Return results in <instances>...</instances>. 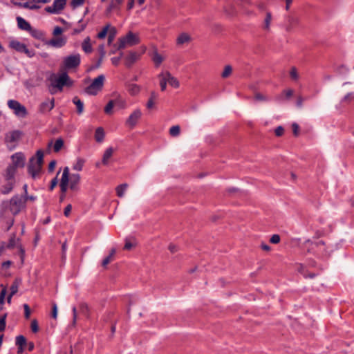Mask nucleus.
I'll list each match as a JSON object with an SVG mask.
<instances>
[{"label": "nucleus", "mask_w": 354, "mask_h": 354, "mask_svg": "<svg viewBox=\"0 0 354 354\" xmlns=\"http://www.w3.org/2000/svg\"><path fill=\"white\" fill-rule=\"evenodd\" d=\"M26 207V199L23 196L15 195L10 201L2 202L0 209V214L3 218L7 217V212H10L12 215L18 214Z\"/></svg>", "instance_id": "obj_1"}, {"label": "nucleus", "mask_w": 354, "mask_h": 354, "mask_svg": "<svg viewBox=\"0 0 354 354\" xmlns=\"http://www.w3.org/2000/svg\"><path fill=\"white\" fill-rule=\"evenodd\" d=\"M44 164V151L38 150L35 156L30 158L28 165V171L33 178L40 173Z\"/></svg>", "instance_id": "obj_2"}, {"label": "nucleus", "mask_w": 354, "mask_h": 354, "mask_svg": "<svg viewBox=\"0 0 354 354\" xmlns=\"http://www.w3.org/2000/svg\"><path fill=\"white\" fill-rule=\"evenodd\" d=\"M11 158L12 163L6 170V173H8L9 176H15L17 168H23L25 165V157L23 153H16Z\"/></svg>", "instance_id": "obj_3"}, {"label": "nucleus", "mask_w": 354, "mask_h": 354, "mask_svg": "<svg viewBox=\"0 0 354 354\" xmlns=\"http://www.w3.org/2000/svg\"><path fill=\"white\" fill-rule=\"evenodd\" d=\"M52 86L57 88L62 91L64 86H70L72 82L66 73H62L58 77L55 75H52L50 77Z\"/></svg>", "instance_id": "obj_4"}, {"label": "nucleus", "mask_w": 354, "mask_h": 354, "mask_svg": "<svg viewBox=\"0 0 354 354\" xmlns=\"http://www.w3.org/2000/svg\"><path fill=\"white\" fill-rule=\"evenodd\" d=\"M104 80V75H100L93 80L89 86L85 88V92L88 95H96L102 89Z\"/></svg>", "instance_id": "obj_5"}, {"label": "nucleus", "mask_w": 354, "mask_h": 354, "mask_svg": "<svg viewBox=\"0 0 354 354\" xmlns=\"http://www.w3.org/2000/svg\"><path fill=\"white\" fill-rule=\"evenodd\" d=\"M139 42L138 36L129 31L125 37L119 38L117 50L124 49L127 45L133 46Z\"/></svg>", "instance_id": "obj_6"}, {"label": "nucleus", "mask_w": 354, "mask_h": 354, "mask_svg": "<svg viewBox=\"0 0 354 354\" xmlns=\"http://www.w3.org/2000/svg\"><path fill=\"white\" fill-rule=\"evenodd\" d=\"M8 106L10 109L13 110L14 113L18 117L25 118L28 114L26 108L17 100H8Z\"/></svg>", "instance_id": "obj_7"}, {"label": "nucleus", "mask_w": 354, "mask_h": 354, "mask_svg": "<svg viewBox=\"0 0 354 354\" xmlns=\"http://www.w3.org/2000/svg\"><path fill=\"white\" fill-rule=\"evenodd\" d=\"M80 64V55L79 54L67 56L64 59V67L70 70L77 68Z\"/></svg>", "instance_id": "obj_8"}, {"label": "nucleus", "mask_w": 354, "mask_h": 354, "mask_svg": "<svg viewBox=\"0 0 354 354\" xmlns=\"http://www.w3.org/2000/svg\"><path fill=\"white\" fill-rule=\"evenodd\" d=\"M303 245L305 246H310V245H315L317 249L322 251V256L324 257H328L330 256V253L328 252L326 248H325V243L323 241H319L317 242H313L311 240L308 239L304 241L303 243Z\"/></svg>", "instance_id": "obj_9"}, {"label": "nucleus", "mask_w": 354, "mask_h": 354, "mask_svg": "<svg viewBox=\"0 0 354 354\" xmlns=\"http://www.w3.org/2000/svg\"><path fill=\"white\" fill-rule=\"evenodd\" d=\"M66 0H54L52 6H48L45 8L46 11L49 13H59L65 7Z\"/></svg>", "instance_id": "obj_10"}, {"label": "nucleus", "mask_w": 354, "mask_h": 354, "mask_svg": "<svg viewBox=\"0 0 354 354\" xmlns=\"http://www.w3.org/2000/svg\"><path fill=\"white\" fill-rule=\"evenodd\" d=\"M66 43V39L65 37H55L50 40H46L45 44L53 48H59L64 46Z\"/></svg>", "instance_id": "obj_11"}, {"label": "nucleus", "mask_w": 354, "mask_h": 354, "mask_svg": "<svg viewBox=\"0 0 354 354\" xmlns=\"http://www.w3.org/2000/svg\"><path fill=\"white\" fill-rule=\"evenodd\" d=\"M142 116V112L140 109L135 110L126 120V125L133 129Z\"/></svg>", "instance_id": "obj_12"}, {"label": "nucleus", "mask_w": 354, "mask_h": 354, "mask_svg": "<svg viewBox=\"0 0 354 354\" xmlns=\"http://www.w3.org/2000/svg\"><path fill=\"white\" fill-rule=\"evenodd\" d=\"M69 183V168L68 167H64L63 170L62 176L60 181V189L62 194H65L67 191Z\"/></svg>", "instance_id": "obj_13"}, {"label": "nucleus", "mask_w": 354, "mask_h": 354, "mask_svg": "<svg viewBox=\"0 0 354 354\" xmlns=\"http://www.w3.org/2000/svg\"><path fill=\"white\" fill-rule=\"evenodd\" d=\"M4 177L6 183L2 187L1 193L3 194H7L12 191L15 183V176H9L8 173H5Z\"/></svg>", "instance_id": "obj_14"}, {"label": "nucleus", "mask_w": 354, "mask_h": 354, "mask_svg": "<svg viewBox=\"0 0 354 354\" xmlns=\"http://www.w3.org/2000/svg\"><path fill=\"white\" fill-rule=\"evenodd\" d=\"M22 136L23 132L19 130L10 131L6 134L5 142L9 143L17 142L21 139Z\"/></svg>", "instance_id": "obj_15"}, {"label": "nucleus", "mask_w": 354, "mask_h": 354, "mask_svg": "<svg viewBox=\"0 0 354 354\" xmlns=\"http://www.w3.org/2000/svg\"><path fill=\"white\" fill-rule=\"evenodd\" d=\"M299 20L297 17L289 16L287 18L286 24L284 25L285 29L287 32H291L294 28L299 25Z\"/></svg>", "instance_id": "obj_16"}, {"label": "nucleus", "mask_w": 354, "mask_h": 354, "mask_svg": "<svg viewBox=\"0 0 354 354\" xmlns=\"http://www.w3.org/2000/svg\"><path fill=\"white\" fill-rule=\"evenodd\" d=\"M80 182V175L79 174H69V187L73 191H78V185Z\"/></svg>", "instance_id": "obj_17"}, {"label": "nucleus", "mask_w": 354, "mask_h": 354, "mask_svg": "<svg viewBox=\"0 0 354 354\" xmlns=\"http://www.w3.org/2000/svg\"><path fill=\"white\" fill-rule=\"evenodd\" d=\"M55 106V99L51 100L47 99L44 102H41L39 106V111L41 113H47L51 111Z\"/></svg>", "instance_id": "obj_18"}, {"label": "nucleus", "mask_w": 354, "mask_h": 354, "mask_svg": "<svg viewBox=\"0 0 354 354\" xmlns=\"http://www.w3.org/2000/svg\"><path fill=\"white\" fill-rule=\"evenodd\" d=\"M139 58V55L136 52L131 51L125 58V65L131 67Z\"/></svg>", "instance_id": "obj_19"}, {"label": "nucleus", "mask_w": 354, "mask_h": 354, "mask_svg": "<svg viewBox=\"0 0 354 354\" xmlns=\"http://www.w3.org/2000/svg\"><path fill=\"white\" fill-rule=\"evenodd\" d=\"M17 25L20 29L27 31L31 30L32 27L28 21H26L24 18L21 17H17Z\"/></svg>", "instance_id": "obj_20"}, {"label": "nucleus", "mask_w": 354, "mask_h": 354, "mask_svg": "<svg viewBox=\"0 0 354 354\" xmlns=\"http://www.w3.org/2000/svg\"><path fill=\"white\" fill-rule=\"evenodd\" d=\"M165 76L167 77V80H168V84L169 85H171V86H173L174 88L179 87L180 84H179L178 80L175 77L172 76V75L170 73V72L165 71Z\"/></svg>", "instance_id": "obj_21"}, {"label": "nucleus", "mask_w": 354, "mask_h": 354, "mask_svg": "<svg viewBox=\"0 0 354 354\" xmlns=\"http://www.w3.org/2000/svg\"><path fill=\"white\" fill-rule=\"evenodd\" d=\"M101 48H102V55L101 56H100L98 60L96 62V63L93 65H91L88 68V72H90L91 71H93L96 68H98L100 67L101 64H102V60L105 56V51L104 50V46L103 45H101Z\"/></svg>", "instance_id": "obj_22"}, {"label": "nucleus", "mask_w": 354, "mask_h": 354, "mask_svg": "<svg viewBox=\"0 0 354 354\" xmlns=\"http://www.w3.org/2000/svg\"><path fill=\"white\" fill-rule=\"evenodd\" d=\"M10 47L19 53H23V51L25 49L26 45L17 40H13L10 42Z\"/></svg>", "instance_id": "obj_23"}, {"label": "nucleus", "mask_w": 354, "mask_h": 354, "mask_svg": "<svg viewBox=\"0 0 354 354\" xmlns=\"http://www.w3.org/2000/svg\"><path fill=\"white\" fill-rule=\"evenodd\" d=\"M191 41V37L185 32H183L180 34L176 39V43L178 45H183L185 43H188Z\"/></svg>", "instance_id": "obj_24"}, {"label": "nucleus", "mask_w": 354, "mask_h": 354, "mask_svg": "<svg viewBox=\"0 0 354 354\" xmlns=\"http://www.w3.org/2000/svg\"><path fill=\"white\" fill-rule=\"evenodd\" d=\"M114 149L113 147H109L106 149L102 157V164L104 165H108L109 158L112 156Z\"/></svg>", "instance_id": "obj_25"}, {"label": "nucleus", "mask_w": 354, "mask_h": 354, "mask_svg": "<svg viewBox=\"0 0 354 354\" xmlns=\"http://www.w3.org/2000/svg\"><path fill=\"white\" fill-rule=\"evenodd\" d=\"M28 32L30 33V35L33 37H35L37 39H41L45 42V41H46V40H44L45 34L44 32H42L39 30L32 28H31V30H30Z\"/></svg>", "instance_id": "obj_26"}, {"label": "nucleus", "mask_w": 354, "mask_h": 354, "mask_svg": "<svg viewBox=\"0 0 354 354\" xmlns=\"http://www.w3.org/2000/svg\"><path fill=\"white\" fill-rule=\"evenodd\" d=\"M73 102L77 106V113L78 115H80L84 111V103L81 101V100L75 96L73 98Z\"/></svg>", "instance_id": "obj_27"}, {"label": "nucleus", "mask_w": 354, "mask_h": 354, "mask_svg": "<svg viewBox=\"0 0 354 354\" xmlns=\"http://www.w3.org/2000/svg\"><path fill=\"white\" fill-rule=\"evenodd\" d=\"M104 131L102 127H98L95 130V139L97 142H102L104 138Z\"/></svg>", "instance_id": "obj_28"}, {"label": "nucleus", "mask_w": 354, "mask_h": 354, "mask_svg": "<svg viewBox=\"0 0 354 354\" xmlns=\"http://www.w3.org/2000/svg\"><path fill=\"white\" fill-rule=\"evenodd\" d=\"M165 72H162L158 75V78L160 79V86L162 91H165L167 88V84L168 83V80H167V77L165 76Z\"/></svg>", "instance_id": "obj_29"}, {"label": "nucleus", "mask_w": 354, "mask_h": 354, "mask_svg": "<svg viewBox=\"0 0 354 354\" xmlns=\"http://www.w3.org/2000/svg\"><path fill=\"white\" fill-rule=\"evenodd\" d=\"M272 21V15L270 12H267L266 18L263 21V29L268 31L270 30V26Z\"/></svg>", "instance_id": "obj_30"}, {"label": "nucleus", "mask_w": 354, "mask_h": 354, "mask_svg": "<svg viewBox=\"0 0 354 354\" xmlns=\"http://www.w3.org/2000/svg\"><path fill=\"white\" fill-rule=\"evenodd\" d=\"M82 49L86 53H90L92 52V46H91V44L90 43V38L88 37H86L83 43H82Z\"/></svg>", "instance_id": "obj_31"}, {"label": "nucleus", "mask_w": 354, "mask_h": 354, "mask_svg": "<svg viewBox=\"0 0 354 354\" xmlns=\"http://www.w3.org/2000/svg\"><path fill=\"white\" fill-rule=\"evenodd\" d=\"M158 94L155 91H151L150 97L147 103V107L148 109H152L154 105V101L157 99Z\"/></svg>", "instance_id": "obj_32"}, {"label": "nucleus", "mask_w": 354, "mask_h": 354, "mask_svg": "<svg viewBox=\"0 0 354 354\" xmlns=\"http://www.w3.org/2000/svg\"><path fill=\"white\" fill-rule=\"evenodd\" d=\"M136 242L134 239L126 238L125 239V244L124 246V250H130L133 247L136 245Z\"/></svg>", "instance_id": "obj_33"}, {"label": "nucleus", "mask_w": 354, "mask_h": 354, "mask_svg": "<svg viewBox=\"0 0 354 354\" xmlns=\"http://www.w3.org/2000/svg\"><path fill=\"white\" fill-rule=\"evenodd\" d=\"M20 283H21V280L19 279H16L14 281V282L12 283V284L10 286V294H11V295H15L17 292L18 288H19Z\"/></svg>", "instance_id": "obj_34"}, {"label": "nucleus", "mask_w": 354, "mask_h": 354, "mask_svg": "<svg viewBox=\"0 0 354 354\" xmlns=\"http://www.w3.org/2000/svg\"><path fill=\"white\" fill-rule=\"evenodd\" d=\"M115 105V102L112 100H110L106 106L104 107V112L107 115H111L113 113V109Z\"/></svg>", "instance_id": "obj_35"}, {"label": "nucleus", "mask_w": 354, "mask_h": 354, "mask_svg": "<svg viewBox=\"0 0 354 354\" xmlns=\"http://www.w3.org/2000/svg\"><path fill=\"white\" fill-rule=\"evenodd\" d=\"M127 187L128 185L127 183H124L116 187V192L118 197L122 198L124 196Z\"/></svg>", "instance_id": "obj_36"}, {"label": "nucleus", "mask_w": 354, "mask_h": 354, "mask_svg": "<svg viewBox=\"0 0 354 354\" xmlns=\"http://www.w3.org/2000/svg\"><path fill=\"white\" fill-rule=\"evenodd\" d=\"M80 311L85 317L89 318V308L86 304L81 303L80 304Z\"/></svg>", "instance_id": "obj_37"}, {"label": "nucleus", "mask_w": 354, "mask_h": 354, "mask_svg": "<svg viewBox=\"0 0 354 354\" xmlns=\"http://www.w3.org/2000/svg\"><path fill=\"white\" fill-rule=\"evenodd\" d=\"M152 59L156 66H158L163 61V57L156 50H155L152 57Z\"/></svg>", "instance_id": "obj_38"}, {"label": "nucleus", "mask_w": 354, "mask_h": 354, "mask_svg": "<svg viewBox=\"0 0 354 354\" xmlns=\"http://www.w3.org/2000/svg\"><path fill=\"white\" fill-rule=\"evenodd\" d=\"M296 267L297 272L302 274L304 278H307V270L306 266L302 263H297Z\"/></svg>", "instance_id": "obj_39"}, {"label": "nucleus", "mask_w": 354, "mask_h": 354, "mask_svg": "<svg viewBox=\"0 0 354 354\" xmlns=\"http://www.w3.org/2000/svg\"><path fill=\"white\" fill-rule=\"evenodd\" d=\"M109 30L108 44H111L117 34V30L115 27H110Z\"/></svg>", "instance_id": "obj_40"}, {"label": "nucleus", "mask_w": 354, "mask_h": 354, "mask_svg": "<svg viewBox=\"0 0 354 354\" xmlns=\"http://www.w3.org/2000/svg\"><path fill=\"white\" fill-rule=\"evenodd\" d=\"M64 146V140L62 138H59L58 139L56 140L55 144H54V146H53V149H54V151L55 152H58L60 151V149L63 147Z\"/></svg>", "instance_id": "obj_41"}, {"label": "nucleus", "mask_w": 354, "mask_h": 354, "mask_svg": "<svg viewBox=\"0 0 354 354\" xmlns=\"http://www.w3.org/2000/svg\"><path fill=\"white\" fill-rule=\"evenodd\" d=\"M128 91L131 95H136L140 91V87L137 84H130L128 86Z\"/></svg>", "instance_id": "obj_42"}, {"label": "nucleus", "mask_w": 354, "mask_h": 354, "mask_svg": "<svg viewBox=\"0 0 354 354\" xmlns=\"http://www.w3.org/2000/svg\"><path fill=\"white\" fill-rule=\"evenodd\" d=\"M16 345L17 346H25L27 345V341L24 336L19 335L16 337Z\"/></svg>", "instance_id": "obj_43"}, {"label": "nucleus", "mask_w": 354, "mask_h": 354, "mask_svg": "<svg viewBox=\"0 0 354 354\" xmlns=\"http://www.w3.org/2000/svg\"><path fill=\"white\" fill-rule=\"evenodd\" d=\"M232 72V67L230 65H226L224 68L223 73H221V77L223 78H227Z\"/></svg>", "instance_id": "obj_44"}, {"label": "nucleus", "mask_w": 354, "mask_h": 354, "mask_svg": "<svg viewBox=\"0 0 354 354\" xmlns=\"http://www.w3.org/2000/svg\"><path fill=\"white\" fill-rule=\"evenodd\" d=\"M180 129L178 125L173 126L169 129V133L171 136H178L180 134Z\"/></svg>", "instance_id": "obj_45"}, {"label": "nucleus", "mask_w": 354, "mask_h": 354, "mask_svg": "<svg viewBox=\"0 0 354 354\" xmlns=\"http://www.w3.org/2000/svg\"><path fill=\"white\" fill-rule=\"evenodd\" d=\"M110 27H111V25H110V24H107V25H106V26L103 28V29L102 30V31H101V32H100L98 33V35H97V37H98L99 39H104V38L106 37V35H107L108 31H109V30Z\"/></svg>", "instance_id": "obj_46"}, {"label": "nucleus", "mask_w": 354, "mask_h": 354, "mask_svg": "<svg viewBox=\"0 0 354 354\" xmlns=\"http://www.w3.org/2000/svg\"><path fill=\"white\" fill-rule=\"evenodd\" d=\"M84 163V160L82 158H78L76 163L73 165V169L76 171H81L82 169Z\"/></svg>", "instance_id": "obj_47"}, {"label": "nucleus", "mask_w": 354, "mask_h": 354, "mask_svg": "<svg viewBox=\"0 0 354 354\" xmlns=\"http://www.w3.org/2000/svg\"><path fill=\"white\" fill-rule=\"evenodd\" d=\"M290 76L293 81H297L299 79V74L297 73V68L295 66L291 68L290 71Z\"/></svg>", "instance_id": "obj_48"}, {"label": "nucleus", "mask_w": 354, "mask_h": 354, "mask_svg": "<svg viewBox=\"0 0 354 354\" xmlns=\"http://www.w3.org/2000/svg\"><path fill=\"white\" fill-rule=\"evenodd\" d=\"M7 290L6 288H3L0 293V310L3 308V305L4 304L5 297L6 295Z\"/></svg>", "instance_id": "obj_49"}, {"label": "nucleus", "mask_w": 354, "mask_h": 354, "mask_svg": "<svg viewBox=\"0 0 354 354\" xmlns=\"http://www.w3.org/2000/svg\"><path fill=\"white\" fill-rule=\"evenodd\" d=\"M115 102V106H118L120 109H124L126 106V102L124 100H123L121 98H117L115 100H113Z\"/></svg>", "instance_id": "obj_50"}, {"label": "nucleus", "mask_w": 354, "mask_h": 354, "mask_svg": "<svg viewBox=\"0 0 354 354\" xmlns=\"http://www.w3.org/2000/svg\"><path fill=\"white\" fill-rule=\"evenodd\" d=\"M6 316L7 314H4L0 317V332H2L5 330Z\"/></svg>", "instance_id": "obj_51"}, {"label": "nucleus", "mask_w": 354, "mask_h": 354, "mask_svg": "<svg viewBox=\"0 0 354 354\" xmlns=\"http://www.w3.org/2000/svg\"><path fill=\"white\" fill-rule=\"evenodd\" d=\"M307 247V250H306V252L307 253H310V254H313L315 256H319V253L315 250V249H317L315 245H310V246H306Z\"/></svg>", "instance_id": "obj_52"}, {"label": "nucleus", "mask_w": 354, "mask_h": 354, "mask_svg": "<svg viewBox=\"0 0 354 354\" xmlns=\"http://www.w3.org/2000/svg\"><path fill=\"white\" fill-rule=\"evenodd\" d=\"M291 127H292V133H293L294 136H298L299 134V125L297 123L294 122L292 124Z\"/></svg>", "instance_id": "obj_53"}, {"label": "nucleus", "mask_w": 354, "mask_h": 354, "mask_svg": "<svg viewBox=\"0 0 354 354\" xmlns=\"http://www.w3.org/2000/svg\"><path fill=\"white\" fill-rule=\"evenodd\" d=\"M117 8L118 5L116 4V3H115L113 1H111L109 6L107 8L106 10V15H109L113 9H116Z\"/></svg>", "instance_id": "obj_54"}, {"label": "nucleus", "mask_w": 354, "mask_h": 354, "mask_svg": "<svg viewBox=\"0 0 354 354\" xmlns=\"http://www.w3.org/2000/svg\"><path fill=\"white\" fill-rule=\"evenodd\" d=\"M30 327H31V330H32V331L33 333H35L39 331L38 323H37V321L36 319H33L31 322Z\"/></svg>", "instance_id": "obj_55"}, {"label": "nucleus", "mask_w": 354, "mask_h": 354, "mask_svg": "<svg viewBox=\"0 0 354 354\" xmlns=\"http://www.w3.org/2000/svg\"><path fill=\"white\" fill-rule=\"evenodd\" d=\"M85 0H72L71 2V6L73 8H75L78 6H82Z\"/></svg>", "instance_id": "obj_56"}, {"label": "nucleus", "mask_w": 354, "mask_h": 354, "mask_svg": "<svg viewBox=\"0 0 354 354\" xmlns=\"http://www.w3.org/2000/svg\"><path fill=\"white\" fill-rule=\"evenodd\" d=\"M72 311H73V322H72L71 326H75L76 322H77V308L75 307H73L72 309Z\"/></svg>", "instance_id": "obj_57"}, {"label": "nucleus", "mask_w": 354, "mask_h": 354, "mask_svg": "<svg viewBox=\"0 0 354 354\" xmlns=\"http://www.w3.org/2000/svg\"><path fill=\"white\" fill-rule=\"evenodd\" d=\"M24 316L26 319H29L30 316V309L28 304H24Z\"/></svg>", "instance_id": "obj_58"}, {"label": "nucleus", "mask_w": 354, "mask_h": 354, "mask_svg": "<svg viewBox=\"0 0 354 354\" xmlns=\"http://www.w3.org/2000/svg\"><path fill=\"white\" fill-rule=\"evenodd\" d=\"M124 53L122 52H121L120 53V56L119 57H113L111 58V62H112V64L115 66H117L120 63V59L122 58V57L123 56Z\"/></svg>", "instance_id": "obj_59"}, {"label": "nucleus", "mask_w": 354, "mask_h": 354, "mask_svg": "<svg viewBox=\"0 0 354 354\" xmlns=\"http://www.w3.org/2000/svg\"><path fill=\"white\" fill-rule=\"evenodd\" d=\"M270 241L271 243H273V244H277V243H279L280 242V236L278 234H273L270 239Z\"/></svg>", "instance_id": "obj_60"}, {"label": "nucleus", "mask_w": 354, "mask_h": 354, "mask_svg": "<svg viewBox=\"0 0 354 354\" xmlns=\"http://www.w3.org/2000/svg\"><path fill=\"white\" fill-rule=\"evenodd\" d=\"M18 241H19V239H16L15 236L12 237L9 240V243H8L6 247L8 248H13L16 245V242Z\"/></svg>", "instance_id": "obj_61"}, {"label": "nucleus", "mask_w": 354, "mask_h": 354, "mask_svg": "<svg viewBox=\"0 0 354 354\" xmlns=\"http://www.w3.org/2000/svg\"><path fill=\"white\" fill-rule=\"evenodd\" d=\"M63 29L59 26H56L54 28V30L53 32V35L55 37H60L59 35L62 33Z\"/></svg>", "instance_id": "obj_62"}, {"label": "nucleus", "mask_w": 354, "mask_h": 354, "mask_svg": "<svg viewBox=\"0 0 354 354\" xmlns=\"http://www.w3.org/2000/svg\"><path fill=\"white\" fill-rule=\"evenodd\" d=\"M284 129L281 126L277 127L274 130V133L277 136L279 137L283 134Z\"/></svg>", "instance_id": "obj_63"}, {"label": "nucleus", "mask_w": 354, "mask_h": 354, "mask_svg": "<svg viewBox=\"0 0 354 354\" xmlns=\"http://www.w3.org/2000/svg\"><path fill=\"white\" fill-rule=\"evenodd\" d=\"M113 258L111 257L110 256H108L106 257V258H104L102 262V266L104 267V268H106V266L110 263L112 261H113Z\"/></svg>", "instance_id": "obj_64"}]
</instances>
